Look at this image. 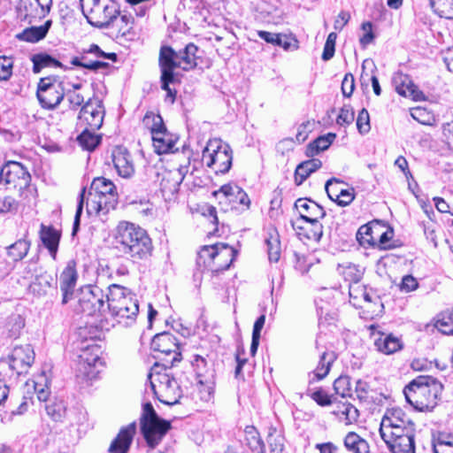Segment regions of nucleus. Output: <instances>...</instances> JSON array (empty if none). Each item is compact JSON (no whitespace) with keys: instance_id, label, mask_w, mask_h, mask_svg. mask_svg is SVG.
<instances>
[{"instance_id":"20","label":"nucleus","mask_w":453,"mask_h":453,"mask_svg":"<svg viewBox=\"0 0 453 453\" xmlns=\"http://www.w3.org/2000/svg\"><path fill=\"white\" fill-rule=\"evenodd\" d=\"M136 432V423L120 428L109 447V453H127Z\"/></svg>"},{"instance_id":"62","label":"nucleus","mask_w":453,"mask_h":453,"mask_svg":"<svg viewBox=\"0 0 453 453\" xmlns=\"http://www.w3.org/2000/svg\"><path fill=\"white\" fill-rule=\"evenodd\" d=\"M19 203L12 196H6L0 198V214L16 213Z\"/></svg>"},{"instance_id":"23","label":"nucleus","mask_w":453,"mask_h":453,"mask_svg":"<svg viewBox=\"0 0 453 453\" xmlns=\"http://www.w3.org/2000/svg\"><path fill=\"white\" fill-rule=\"evenodd\" d=\"M39 236L43 246L49 250L50 257L56 260L61 232L53 226L41 224Z\"/></svg>"},{"instance_id":"13","label":"nucleus","mask_w":453,"mask_h":453,"mask_svg":"<svg viewBox=\"0 0 453 453\" xmlns=\"http://www.w3.org/2000/svg\"><path fill=\"white\" fill-rule=\"evenodd\" d=\"M212 195L219 199V203H227L234 211H242L248 210L250 205L247 193L234 183L221 186L219 189L213 191Z\"/></svg>"},{"instance_id":"27","label":"nucleus","mask_w":453,"mask_h":453,"mask_svg":"<svg viewBox=\"0 0 453 453\" xmlns=\"http://www.w3.org/2000/svg\"><path fill=\"white\" fill-rule=\"evenodd\" d=\"M156 395L160 402L173 405L179 403L181 391L177 380L173 377L164 388H160Z\"/></svg>"},{"instance_id":"10","label":"nucleus","mask_w":453,"mask_h":453,"mask_svg":"<svg viewBox=\"0 0 453 453\" xmlns=\"http://www.w3.org/2000/svg\"><path fill=\"white\" fill-rule=\"evenodd\" d=\"M202 162L211 168L215 173L225 174L232 166V149L220 139L209 140L203 150Z\"/></svg>"},{"instance_id":"34","label":"nucleus","mask_w":453,"mask_h":453,"mask_svg":"<svg viewBox=\"0 0 453 453\" xmlns=\"http://www.w3.org/2000/svg\"><path fill=\"white\" fill-rule=\"evenodd\" d=\"M160 73L161 88L166 91L165 100H169L171 104H173L177 91L175 89H172L170 85L180 82L179 73L175 72H169L167 69H160Z\"/></svg>"},{"instance_id":"12","label":"nucleus","mask_w":453,"mask_h":453,"mask_svg":"<svg viewBox=\"0 0 453 453\" xmlns=\"http://www.w3.org/2000/svg\"><path fill=\"white\" fill-rule=\"evenodd\" d=\"M63 82L57 77L42 78L37 86L36 96L42 108L53 110L65 98Z\"/></svg>"},{"instance_id":"58","label":"nucleus","mask_w":453,"mask_h":453,"mask_svg":"<svg viewBox=\"0 0 453 453\" xmlns=\"http://www.w3.org/2000/svg\"><path fill=\"white\" fill-rule=\"evenodd\" d=\"M354 121V111L349 104L343 105L336 119V123L340 126L350 125Z\"/></svg>"},{"instance_id":"36","label":"nucleus","mask_w":453,"mask_h":453,"mask_svg":"<svg viewBox=\"0 0 453 453\" xmlns=\"http://www.w3.org/2000/svg\"><path fill=\"white\" fill-rule=\"evenodd\" d=\"M344 446L352 453H369L370 451L368 442L354 432L345 436Z\"/></svg>"},{"instance_id":"63","label":"nucleus","mask_w":453,"mask_h":453,"mask_svg":"<svg viewBox=\"0 0 453 453\" xmlns=\"http://www.w3.org/2000/svg\"><path fill=\"white\" fill-rule=\"evenodd\" d=\"M83 50H84V53H85L86 56L88 54H91L96 58H103L110 59V60H111L113 62L117 61V58H118L116 53H113V52L106 53L104 50H102L101 48L97 44H95V43H92L88 47V49Z\"/></svg>"},{"instance_id":"17","label":"nucleus","mask_w":453,"mask_h":453,"mask_svg":"<svg viewBox=\"0 0 453 453\" xmlns=\"http://www.w3.org/2000/svg\"><path fill=\"white\" fill-rule=\"evenodd\" d=\"M76 265L75 260H69L60 274L59 288L62 292L61 303L63 305L66 304L73 298L78 280Z\"/></svg>"},{"instance_id":"18","label":"nucleus","mask_w":453,"mask_h":453,"mask_svg":"<svg viewBox=\"0 0 453 453\" xmlns=\"http://www.w3.org/2000/svg\"><path fill=\"white\" fill-rule=\"evenodd\" d=\"M111 326H113V324L109 322L108 318L94 319L93 321L87 322L84 326H81L78 334L83 342L100 340L104 331L110 330Z\"/></svg>"},{"instance_id":"4","label":"nucleus","mask_w":453,"mask_h":453,"mask_svg":"<svg viewBox=\"0 0 453 453\" xmlns=\"http://www.w3.org/2000/svg\"><path fill=\"white\" fill-rule=\"evenodd\" d=\"M238 251L224 242L203 246L197 254L196 266L199 270H209L212 275H217L231 266Z\"/></svg>"},{"instance_id":"37","label":"nucleus","mask_w":453,"mask_h":453,"mask_svg":"<svg viewBox=\"0 0 453 453\" xmlns=\"http://www.w3.org/2000/svg\"><path fill=\"white\" fill-rule=\"evenodd\" d=\"M30 242L26 239H19L6 248V254L12 262L22 260L28 253Z\"/></svg>"},{"instance_id":"35","label":"nucleus","mask_w":453,"mask_h":453,"mask_svg":"<svg viewBox=\"0 0 453 453\" xmlns=\"http://www.w3.org/2000/svg\"><path fill=\"white\" fill-rule=\"evenodd\" d=\"M51 24V20H47L42 26L26 28L17 37L21 41L37 42L46 36Z\"/></svg>"},{"instance_id":"24","label":"nucleus","mask_w":453,"mask_h":453,"mask_svg":"<svg viewBox=\"0 0 453 453\" xmlns=\"http://www.w3.org/2000/svg\"><path fill=\"white\" fill-rule=\"evenodd\" d=\"M101 349L97 345H87L81 348L79 362L85 368H96L106 365L105 360L101 357Z\"/></svg>"},{"instance_id":"51","label":"nucleus","mask_w":453,"mask_h":453,"mask_svg":"<svg viewBox=\"0 0 453 453\" xmlns=\"http://www.w3.org/2000/svg\"><path fill=\"white\" fill-rule=\"evenodd\" d=\"M430 5L441 18L453 19V0H430Z\"/></svg>"},{"instance_id":"64","label":"nucleus","mask_w":453,"mask_h":453,"mask_svg":"<svg viewBox=\"0 0 453 453\" xmlns=\"http://www.w3.org/2000/svg\"><path fill=\"white\" fill-rule=\"evenodd\" d=\"M133 17L129 14H123L119 19L114 20L116 23L115 26L118 28L119 34L121 36H126L131 28V24L133 23Z\"/></svg>"},{"instance_id":"49","label":"nucleus","mask_w":453,"mask_h":453,"mask_svg":"<svg viewBox=\"0 0 453 453\" xmlns=\"http://www.w3.org/2000/svg\"><path fill=\"white\" fill-rule=\"evenodd\" d=\"M47 414L57 422L63 421L66 417V404L65 401L57 399L45 407Z\"/></svg>"},{"instance_id":"47","label":"nucleus","mask_w":453,"mask_h":453,"mask_svg":"<svg viewBox=\"0 0 453 453\" xmlns=\"http://www.w3.org/2000/svg\"><path fill=\"white\" fill-rule=\"evenodd\" d=\"M71 64L73 65L82 67L94 72L109 66V64L106 62L99 60H88V56L85 55L84 50H82L81 57L73 58Z\"/></svg>"},{"instance_id":"60","label":"nucleus","mask_w":453,"mask_h":453,"mask_svg":"<svg viewBox=\"0 0 453 453\" xmlns=\"http://www.w3.org/2000/svg\"><path fill=\"white\" fill-rule=\"evenodd\" d=\"M343 181L336 178H331L326 182L325 189L328 197L332 201L334 202V198L339 197L341 189H343L342 188H341V185Z\"/></svg>"},{"instance_id":"11","label":"nucleus","mask_w":453,"mask_h":453,"mask_svg":"<svg viewBox=\"0 0 453 453\" xmlns=\"http://www.w3.org/2000/svg\"><path fill=\"white\" fill-rule=\"evenodd\" d=\"M104 297L103 290L99 287H87L81 289L73 310L77 314L94 319L107 318V305Z\"/></svg>"},{"instance_id":"29","label":"nucleus","mask_w":453,"mask_h":453,"mask_svg":"<svg viewBox=\"0 0 453 453\" xmlns=\"http://www.w3.org/2000/svg\"><path fill=\"white\" fill-rule=\"evenodd\" d=\"M51 370H40L34 375V388L37 393V397L42 402L48 400L50 391L49 386L50 384Z\"/></svg>"},{"instance_id":"22","label":"nucleus","mask_w":453,"mask_h":453,"mask_svg":"<svg viewBox=\"0 0 453 453\" xmlns=\"http://www.w3.org/2000/svg\"><path fill=\"white\" fill-rule=\"evenodd\" d=\"M395 91L402 96L410 97L414 101H423L424 93L413 83L411 78L405 74H399L394 78Z\"/></svg>"},{"instance_id":"32","label":"nucleus","mask_w":453,"mask_h":453,"mask_svg":"<svg viewBox=\"0 0 453 453\" xmlns=\"http://www.w3.org/2000/svg\"><path fill=\"white\" fill-rule=\"evenodd\" d=\"M434 453H453V434L437 431L432 434Z\"/></svg>"},{"instance_id":"41","label":"nucleus","mask_w":453,"mask_h":453,"mask_svg":"<svg viewBox=\"0 0 453 453\" xmlns=\"http://www.w3.org/2000/svg\"><path fill=\"white\" fill-rule=\"evenodd\" d=\"M270 262L277 263L280 257V242L276 230L268 233L265 240Z\"/></svg>"},{"instance_id":"45","label":"nucleus","mask_w":453,"mask_h":453,"mask_svg":"<svg viewBox=\"0 0 453 453\" xmlns=\"http://www.w3.org/2000/svg\"><path fill=\"white\" fill-rule=\"evenodd\" d=\"M31 61L33 62V72L35 73H39L45 67L61 65L58 60L47 53L35 54L32 56Z\"/></svg>"},{"instance_id":"61","label":"nucleus","mask_w":453,"mask_h":453,"mask_svg":"<svg viewBox=\"0 0 453 453\" xmlns=\"http://www.w3.org/2000/svg\"><path fill=\"white\" fill-rule=\"evenodd\" d=\"M357 127L361 134H367L371 129L370 116L368 111L363 108L357 115Z\"/></svg>"},{"instance_id":"2","label":"nucleus","mask_w":453,"mask_h":453,"mask_svg":"<svg viewBox=\"0 0 453 453\" xmlns=\"http://www.w3.org/2000/svg\"><path fill=\"white\" fill-rule=\"evenodd\" d=\"M442 384L432 376H418L403 389L405 399L418 411H432L438 404Z\"/></svg>"},{"instance_id":"55","label":"nucleus","mask_w":453,"mask_h":453,"mask_svg":"<svg viewBox=\"0 0 453 453\" xmlns=\"http://www.w3.org/2000/svg\"><path fill=\"white\" fill-rule=\"evenodd\" d=\"M12 58L0 56V81H7L11 79L13 70Z\"/></svg>"},{"instance_id":"3","label":"nucleus","mask_w":453,"mask_h":453,"mask_svg":"<svg viewBox=\"0 0 453 453\" xmlns=\"http://www.w3.org/2000/svg\"><path fill=\"white\" fill-rule=\"evenodd\" d=\"M106 295L107 313L119 324L132 325L138 315L139 304L136 296L128 288L112 284Z\"/></svg>"},{"instance_id":"54","label":"nucleus","mask_w":453,"mask_h":453,"mask_svg":"<svg viewBox=\"0 0 453 453\" xmlns=\"http://www.w3.org/2000/svg\"><path fill=\"white\" fill-rule=\"evenodd\" d=\"M334 388L337 395L345 397L351 395V382L349 376H339L334 382Z\"/></svg>"},{"instance_id":"7","label":"nucleus","mask_w":453,"mask_h":453,"mask_svg":"<svg viewBox=\"0 0 453 453\" xmlns=\"http://www.w3.org/2000/svg\"><path fill=\"white\" fill-rule=\"evenodd\" d=\"M198 47L190 42L179 51L171 46H161L158 56L159 69H167L174 72L176 68L190 71L196 67V53Z\"/></svg>"},{"instance_id":"28","label":"nucleus","mask_w":453,"mask_h":453,"mask_svg":"<svg viewBox=\"0 0 453 453\" xmlns=\"http://www.w3.org/2000/svg\"><path fill=\"white\" fill-rule=\"evenodd\" d=\"M196 380L198 397L203 403H211L213 400L214 395V374L211 373L206 376L203 373H198Z\"/></svg>"},{"instance_id":"43","label":"nucleus","mask_w":453,"mask_h":453,"mask_svg":"<svg viewBox=\"0 0 453 453\" xmlns=\"http://www.w3.org/2000/svg\"><path fill=\"white\" fill-rule=\"evenodd\" d=\"M244 433L246 444L253 452L265 453V445L254 426H246Z\"/></svg>"},{"instance_id":"40","label":"nucleus","mask_w":453,"mask_h":453,"mask_svg":"<svg viewBox=\"0 0 453 453\" xmlns=\"http://www.w3.org/2000/svg\"><path fill=\"white\" fill-rule=\"evenodd\" d=\"M336 134L328 133L326 135H320L312 142H310L306 148V156L313 157L320 151L326 150L333 143Z\"/></svg>"},{"instance_id":"25","label":"nucleus","mask_w":453,"mask_h":453,"mask_svg":"<svg viewBox=\"0 0 453 453\" xmlns=\"http://www.w3.org/2000/svg\"><path fill=\"white\" fill-rule=\"evenodd\" d=\"M414 423L401 408L387 410L384 414L380 429H386L396 426H406Z\"/></svg>"},{"instance_id":"5","label":"nucleus","mask_w":453,"mask_h":453,"mask_svg":"<svg viewBox=\"0 0 453 453\" xmlns=\"http://www.w3.org/2000/svg\"><path fill=\"white\" fill-rule=\"evenodd\" d=\"M0 184L6 189H17L20 197L30 201L37 196L36 188L31 184V175L27 169L16 161H9L0 171Z\"/></svg>"},{"instance_id":"33","label":"nucleus","mask_w":453,"mask_h":453,"mask_svg":"<svg viewBox=\"0 0 453 453\" xmlns=\"http://www.w3.org/2000/svg\"><path fill=\"white\" fill-rule=\"evenodd\" d=\"M415 436H400L397 439L384 440L392 453H415Z\"/></svg>"},{"instance_id":"48","label":"nucleus","mask_w":453,"mask_h":453,"mask_svg":"<svg viewBox=\"0 0 453 453\" xmlns=\"http://www.w3.org/2000/svg\"><path fill=\"white\" fill-rule=\"evenodd\" d=\"M173 376L165 372V370H157L156 372H150L148 379L150 380V387L155 395L166 385Z\"/></svg>"},{"instance_id":"26","label":"nucleus","mask_w":453,"mask_h":453,"mask_svg":"<svg viewBox=\"0 0 453 453\" xmlns=\"http://www.w3.org/2000/svg\"><path fill=\"white\" fill-rule=\"evenodd\" d=\"M176 141L177 137L169 133L166 127L162 131L156 132L152 136L153 146L158 155L172 152Z\"/></svg>"},{"instance_id":"15","label":"nucleus","mask_w":453,"mask_h":453,"mask_svg":"<svg viewBox=\"0 0 453 453\" xmlns=\"http://www.w3.org/2000/svg\"><path fill=\"white\" fill-rule=\"evenodd\" d=\"M51 5L52 0H19L17 11L21 19L32 23L44 18Z\"/></svg>"},{"instance_id":"21","label":"nucleus","mask_w":453,"mask_h":453,"mask_svg":"<svg viewBox=\"0 0 453 453\" xmlns=\"http://www.w3.org/2000/svg\"><path fill=\"white\" fill-rule=\"evenodd\" d=\"M295 207L303 221L321 219L326 216L324 208L311 199L298 198L295 202Z\"/></svg>"},{"instance_id":"50","label":"nucleus","mask_w":453,"mask_h":453,"mask_svg":"<svg viewBox=\"0 0 453 453\" xmlns=\"http://www.w3.org/2000/svg\"><path fill=\"white\" fill-rule=\"evenodd\" d=\"M142 124L150 131L151 136L155 135L156 132L162 131L165 128L162 117L152 111H148L144 115Z\"/></svg>"},{"instance_id":"14","label":"nucleus","mask_w":453,"mask_h":453,"mask_svg":"<svg viewBox=\"0 0 453 453\" xmlns=\"http://www.w3.org/2000/svg\"><path fill=\"white\" fill-rule=\"evenodd\" d=\"M104 109L102 100L97 97L89 98L81 107L78 119L80 124L95 131L99 129L104 121Z\"/></svg>"},{"instance_id":"56","label":"nucleus","mask_w":453,"mask_h":453,"mask_svg":"<svg viewBox=\"0 0 453 453\" xmlns=\"http://www.w3.org/2000/svg\"><path fill=\"white\" fill-rule=\"evenodd\" d=\"M85 193H86V188H82L79 194V196H78V204H77L73 225L72 235H73V236L78 233V231L80 229L81 217L82 211H83Z\"/></svg>"},{"instance_id":"39","label":"nucleus","mask_w":453,"mask_h":453,"mask_svg":"<svg viewBox=\"0 0 453 453\" xmlns=\"http://www.w3.org/2000/svg\"><path fill=\"white\" fill-rule=\"evenodd\" d=\"M380 434L382 440H392L400 438V436H415V424L411 423L406 426L380 429Z\"/></svg>"},{"instance_id":"16","label":"nucleus","mask_w":453,"mask_h":453,"mask_svg":"<svg viewBox=\"0 0 453 453\" xmlns=\"http://www.w3.org/2000/svg\"><path fill=\"white\" fill-rule=\"evenodd\" d=\"M111 161L119 176L130 179L134 174V160L129 150L124 146H116L111 150Z\"/></svg>"},{"instance_id":"6","label":"nucleus","mask_w":453,"mask_h":453,"mask_svg":"<svg viewBox=\"0 0 453 453\" xmlns=\"http://www.w3.org/2000/svg\"><path fill=\"white\" fill-rule=\"evenodd\" d=\"M156 359L151 368L177 366L182 359L183 346L174 335L168 332L156 334L150 344Z\"/></svg>"},{"instance_id":"42","label":"nucleus","mask_w":453,"mask_h":453,"mask_svg":"<svg viewBox=\"0 0 453 453\" xmlns=\"http://www.w3.org/2000/svg\"><path fill=\"white\" fill-rule=\"evenodd\" d=\"M375 346L378 350L389 355L401 349L402 342L399 338L393 334H387L384 337H380L375 341Z\"/></svg>"},{"instance_id":"31","label":"nucleus","mask_w":453,"mask_h":453,"mask_svg":"<svg viewBox=\"0 0 453 453\" xmlns=\"http://www.w3.org/2000/svg\"><path fill=\"white\" fill-rule=\"evenodd\" d=\"M257 34L260 39L267 43L281 47L285 50H288L292 48V42H297L294 37L285 34L271 33L264 30H258Z\"/></svg>"},{"instance_id":"46","label":"nucleus","mask_w":453,"mask_h":453,"mask_svg":"<svg viewBox=\"0 0 453 453\" xmlns=\"http://www.w3.org/2000/svg\"><path fill=\"white\" fill-rule=\"evenodd\" d=\"M80 146L86 150H94L100 143L101 137L95 134L90 128L85 127L81 134L77 137Z\"/></svg>"},{"instance_id":"57","label":"nucleus","mask_w":453,"mask_h":453,"mask_svg":"<svg viewBox=\"0 0 453 453\" xmlns=\"http://www.w3.org/2000/svg\"><path fill=\"white\" fill-rule=\"evenodd\" d=\"M337 39V34L335 32H331L326 38V43L324 45L322 59L324 61L330 60L335 52V42Z\"/></svg>"},{"instance_id":"52","label":"nucleus","mask_w":453,"mask_h":453,"mask_svg":"<svg viewBox=\"0 0 453 453\" xmlns=\"http://www.w3.org/2000/svg\"><path fill=\"white\" fill-rule=\"evenodd\" d=\"M24 326L25 319L22 316L19 314L11 316L7 322L9 336L14 339L18 338Z\"/></svg>"},{"instance_id":"19","label":"nucleus","mask_w":453,"mask_h":453,"mask_svg":"<svg viewBox=\"0 0 453 453\" xmlns=\"http://www.w3.org/2000/svg\"><path fill=\"white\" fill-rule=\"evenodd\" d=\"M7 359L10 368L30 367L35 361L34 349L29 344L16 346ZM1 363H7V361L1 359Z\"/></svg>"},{"instance_id":"9","label":"nucleus","mask_w":453,"mask_h":453,"mask_svg":"<svg viewBox=\"0 0 453 453\" xmlns=\"http://www.w3.org/2000/svg\"><path fill=\"white\" fill-rule=\"evenodd\" d=\"M140 426L142 434L151 449L159 444L171 428L170 421L161 418L150 403L142 404Z\"/></svg>"},{"instance_id":"30","label":"nucleus","mask_w":453,"mask_h":453,"mask_svg":"<svg viewBox=\"0 0 453 453\" xmlns=\"http://www.w3.org/2000/svg\"><path fill=\"white\" fill-rule=\"evenodd\" d=\"M322 166V162L319 158H311L300 163L295 171V183L300 186L310 177L311 173Z\"/></svg>"},{"instance_id":"1","label":"nucleus","mask_w":453,"mask_h":453,"mask_svg":"<svg viewBox=\"0 0 453 453\" xmlns=\"http://www.w3.org/2000/svg\"><path fill=\"white\" fill-rule=\"evenodd\" d=\"M116 249L133 263L147 261L152 256L153 245L147 232L133 223L120 222L116 230Z\"/></svg>"},{"instance_id":"38","label":"nucleus","mask_w":453,"mask_h":453,"mask_svg":"<svg viewBox=\"0 0 453 453\" xmlns=\"http://www.w3.org/2000/svg\"><path fill=\"white\" fill-rule=\"evenodd\" d=\"M307 226H296L295 222L292 223V226L298 230H303V234L308 239L319 242L323 235V226L319 222V219L307 220L304 221Z\"/></svg>"},{"instance_id":"8","label":"nucleus","mask_w":453,"mask_h":453,"mask_svg":"<svg viewBox=\"0 0 453 453\" xmlns=\"http://www.w3.org/2000/svg\"><path fill=\"white\" fill-rule=\"evenodd\" d=\"M90 189L95 192V198L87 201V212L88 214L107 213L115 209L118 203V192L115 184L104 177L95 178Z\"/></svg>"},{"instance_id":"53","label":"nucleus","mask_w":453,"mask_h":453,"mask_svg":"<svg viewBox=\"0 0 453 453\" xmlns=\"http://www.w3.org/2000/svg\"><path fill=\"white\" fill-rule=\"evenodd\" d=\"M104 16H105L104 22H102V26L99 28H108L111 24L114 26V20L119 15V11L117 9L113 2H108L104 5Z\"/></svg>"},{"instance_id":"59","label":"nucleus","mask_w":453,"mask_h":453,"mask_svg":"<svg viewBox=\"0 0 453 453\" xmlns=\"http://www.w3.org/2000/svg\"><path fill=\"white\" fill-rule=\"evenodd\" d=\"M342 416L346 424H352L357 422L359 417L358 410L350 403H344L339 411Z\"/></svg>"},{"instance_id":"44","label":"nucleus","mask_w":453,"mask_h":453,"mask_svg":"<svg viewBox=\"0 0 453 453\" xmlns=\"http://www.w3.org/2000/svg\"><path fill=\"white\" fill-rule=\"evenodd\" d=\"M434 326L444 334L453 335V308L440 312L435 318Z\"/></svg>"}]
</instances>
